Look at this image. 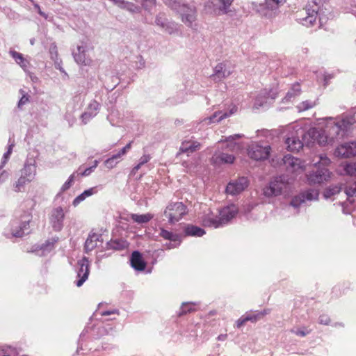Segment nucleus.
I'll return each mask as SVG.
<instances>
[{
	"label": "nucleus",
	"instance_id": "60",
	"mask_svg": "<svg viewBox=\"0 0 356 356\" xmlns=\"http://www.w3.org/2000/svg\"><path fill=\"white\" fill-rule=\"evenodd\" d=\"M257 104H258L259 106H262L263 103L262 102H257L256 103Z\"/></svg>",
	"mask_w": 356,
	"mask_h": 356
},
{
	"label": "nucleus",
	"instance_id": "41",
	"mask_svg": "<svg viewBox=\"0 0 356 356\" xmlns=\"http://www.w3.org/2000/svg\"><path fill=\"white\" fill-rule=\"evenodd\" d=\"M315 106V103L314 102H311L309 100L304 101L301 102L298 106V108L300 111H303L308 110L309 108H313Z\"/></svg>",
	"mask_w": 356,
	"mask_h": 356
},
{
	"label": "nucleus",
	"instance_id": "57",
	"mask_svg": "<svg viewBox=\"0 0 356 356\" xmlns=\"http://www.w3.org/2000/svg\"><path fill=\"white\" fill-rule=\"evenodd\" d=\"M161 17H156V23L158 25H159V26H162V27H164V24H163V22H161Z\"/></svg>",
	"mask_w": 356,
	"mask_h": 356
},
{
	"label": "nucleus",
	"instance_id": "33",
	"mask_svg": "<svg viewBox=\"0 0 356 356\" xmlns=\"http://www.w3.org/2000/svg\"><path fill=\"white\" fill-rule=\"evenodd\" d=\"M131 218L134 222L141 224L148 222L152 219L153 216L150 213L132 214Z\"/></svg>",
	"mask_w": 356,
	"mask_h": 356
},
{
	"label": "nucleus",
	"instance_id": "10",
	"mask_svg": "<svg viewBox=\"0 0 356 356\" xmlns=\"http://www.w3.org/2000/svg\"><path fill=\"white\" fill-rule=\"evenodd\" d=\"M79 269L77 277L79 280L76 282V286L80 287L87 280L90 273V261L86 257H83L77 263Z\"/></svg>",
	"mask_w": 356,
	"mask_h": 356
},
{
	"label": "nucleus",
	"instance_id": "17",
	"mask_svg": "<svg viewBox=\"0 0 356 356\" xmlns=\"http://www.w3.org/2000/svg\"><path fill=\"white\" fill-rule=\"evenodd\" d=\"M131 266L136 270L143 271L146 268V262L143 259L142 254L138 251H134L131 254L130 259Z\"/></svg>",
	"mask_w": 356,
	"mask_h": 356
},
{
	"label": "nucleus",
	"instance_id": "28",
	"mask_svg": "<svg viewBox=\"0 0 356 356\" xmlns=\"http://www.w3.org/2000/svg\"><path fill=\"white\" fill-rule=\"evenodd\" d=\"M197 310L196 305L193 302H184L177 314L178 316H181L187 314L195 312Z\"/></svg>",
	"mask_w": 356,
	"mask_h": 356
},
{
	"label": "nucleus",
	"instance_id": "62",
	"mask_svg": "<svg viewBox=\"0 0 356 356\" xmlns=\"http://www.w3.org/2000/svg\"><path fill=\"white\" fill-rule=\"evenodd\" d=\"M87 115H88V113H85L83 114V116Z\"/></svg>",
	"mask_w": 356,
	"mask_h": 356
},
{
	"label": "nucleus",
	"instance_id": "6",
	"mask_svg": "<svg viewBox=\"0 0 356 356\" xmlns=\"http://www.w3.org/2000/svg\"><path fill=\"white\" fill-rule=\"evenodd\" d=\"M283 162L289 172L300 174L305 170V163L300 159L296 158L290 154L284 156Z\"/></svg>",
	"mask_w": 356,
	"mask_h": 356
},
{
	"label": "nucleus",
	"instance_id": "24",
	"mask_svg": "<svg viewBox=\"0 0 356 356\" xmlns=\"http://www.w3.org/2000/svg\"><path fill=\"white\" fill-rule=\"evenodd\" d=\"M288 150L291 152H298L303 147L302 142L297 137L292 136L286 140Z\"/></svg>",
	"mask_w": 356,
	"mask_h": 356
},
{
	"label": "nucleus",
	"instance_id": "15",
	"mask_svg": "<svg viewBox=\"0 0 356 356\" xmlns=\"http://www.w3.org/2000/svg\"><path fill=\"white\" fill-rule=\"evenodd\" d=\"M308 134L314 138V141H316L321 145H325L332 144L330 141L328 135L324 129L318 130L317 129H311L308 131Z\"/></svg>",
	"mask_w": 356,
	"mask_h": 356
},
{
	"label": "nucleus",
	"instance_id": "22",
	"mask_svg": "<svg viewBox=\"0 0 356 356\" xmlns=\"http://www.w3.org/2000/svg\"><path fill=\"white\" fill-rule=\"evenodd\" d=\"M220 6L218 7H214L213 10V13L214 15H222L227 14L229 10V7L231 6L234 0H217Z\"/></svg>",
	"mask_w": 356,
	"mask_h": 356
},
{
	"label": "nucleus",
	"instance_id": "59",
	"mask_svg": "<svg viewBox=\"0 0 356 356\" xmlns=\"http://www.w3.org/2000/svg\"><path fill=\"white\" fill-rule=\"evenodd\" d=\"M4 181L3 175H0V184Z\"/></svg>",
	"mask_w": 356,
	"mask_h": 356
},
{
	"label": "nucleus",
	"instance_id": "30",
	"mask_svg": "<svg viewBox=\"0 0 356 356\" xmlns=\"http://www.w3.org/2000/svg\"><path fill=\"white\" fill-rule=\"evenodd\" d=\"M10 54L15 59V62L19 64L23 69H26L27 67L29 62L24 58L21 53L12 51H10Z\"/></svg>",
	"mask_w": 356,
	"mask_h": 356
},
{
	"label": "nucleus",
	"instance_id": "1",
	"mask_svg": "<svg viewBox=\"0 0 356 356\" xmlns=\"http://www.w3.org/2000/svg\"><path fill=\"white\" fill-rule=\"evenodd\" d=\"M330 163V159L327 156L320 155L319 160L314 165L316 170L307 175L308 184L321 185L330 181L332 172L326 168Z\"/></svg>",
	"mask_w": 356,
	"mask_h": 356
},
{
	"label": "nucleus",
	"instance_id": "36",
	"mask_svg": "<svg viewBox=\"0 0 356 356\" xmlns=\"http://www.w3.org/2000/svg\"><path fill=\"white\" fill-rule=\"evenodd\" d=\"M286 0H266L267 9L274 10L286 3Z\"/></svg>",
	"mask_w": 356,
	"mask_h": 356
},
{
	"label": "nucleus",
	"instance_id": "51",
	"mask_svg": "<svg viewBox=\"0 0 356 356\" xmlns=\"http://www.w3.org/2000/svg\"><path fill=\"white\" fill-rule=\"evenodd\" d=\"M330 322V319L327 315H321L319 318V323L323 325H328Z\"/></svg>",
	"mask_w": 356,
	"mask_h": 356
},
{
	"label": "nucleus",
	"instance_id": "43",
	"mask_svg": "<svg viewBox=\"0 0 356 356\" xmlns=\"http://www.w3.org/2000/svg\"><path fill=\"white\" fill-rule=\"evenodd\" d=\"M74 174H72L71 175L68 179L63 184V185L61 187V191L63 192L68 190L72 185V184L74 183Z\"/></svg>",
	"mask_w": 356,
	"mask_h": 356
},
{
	"label": "nucleus",
	"instance_id": "46",
	"mask_svg": "<svg viewBox=\"0 0 356 356\" xmlns=\"http://www.w3.org/2000/svg\"><path fill=\"white\" fill-rule=\"evenodd\" d=\"M20 92L22 94V97L19 101L18 106L20 108L24 104H26L29 101V97L27 94L24 93V91L21 90Z\"/></svg>",
	"mask_w": 356,
	"mask_h": 356
},
{
	"label": "nucleus",
	"instance_id": "37",
	"mask_svg": "<svg viewBox=\"0 0 356 356\" xmlns=\"http://www.w3.org/2000/svg\"><path fill=\"white\" fill-rule=\"evenodd\" d=\"M159 235L166 240H170L172 241H178L179 236L177 234H174L172 232L165 230L164 229H161V232Z\"/></svg>",
	"mask_w": 356,
	"mask_h": 356
},
{
	"label": "nucleus",
	"instance_id": "35",
	"mask_svg": "<svg viewBox=\"0 0 356 356\" xmlns=\"http://www.w3.org/2000/svg\"><path fill=\"white\" fill-rule=\"evenodd\" d=\"M224 67L225 65L222 63L218 64L214 69V76H217L219 79H224L229 76L231 72L225 70Z\"/></svg>",
	"mask_w": 356,
	"mask_h": 356
},
{
	"label": "nucleus",
	"instance_id": "44",
	"mask_svg": "<svg viewBox=\"0 0 356 356\" xmlns=\"http://www.w3.org/2000/svg\"><path fill=\"white\" fill-rule=\"evenodd\" d=\"M136 2H140L143 4L145 8L147 9L155 6L156 0H135Z\"/></svg>",
	"mask_w": 356,
	"mask_h": 356
},
{
	"label": "nucleus",
	"instance_id": "14",
	"mask_svg": "<svg viewBox=\"0 0 356 356\" xmlns=\"http://www.w3.org/2000/svg\"><path fill=\"white\" fill-rule=\"evenodd\" d=\"M334 154L338 157L349 158L356 155V143L350 142L341 144L335 149Z\"/></svg>",
	"mask_w": 356,
	"mask_h": 356
},
{
	"label": "nucleus",
	"instance_id": "45",
	"mask_svg": "<svg viewBox=\"0 0 356 356\" xmlns=\"http://www.w3.org/2000/svg\"><path fill=\"white\" fill-rule=\"evenodd\" d=\"M291 332H293L297 336L305 337L307 334L310 333L311 330H308L306 327H304L302 329H298L296 330H291Z\"/></svg>",
	"mask_w": 356,
	"mask_h": 356
},
{
	"label": "nucleus",
	"instance_id": "54",
	"mask_svg": "<svg viewBox=\"0 0 356 356\" xmlns=\"http://www.w3.org/2000/svg\"><path fill=\"white\" fill-rule=\"evenodd\" d=\"M13 146L14 145L13 144H10L9 146H8V151L4 154L3 155V157L7 159L10 155L12 153V151H13Z\"/></svg>",
	"mask_w": 356,
	"mask_h": 356
},
{
	"label": "nucleus",
	"instance_id": "40",
	"mask_svg": "<svg viewBox=\"0 0 356 356\" xmlns=\"http://www.w3.org/2000/svg\"><path fill=\"white\" fill-rule=\"evenodd\" d=\"M264 315L265 314L263 312H258L257 314H248L245 316L247 317L248 321L256 323L257 321L263 318Z\"/></svg>",
	"mask_w": 356,
	"mask_h": 356
},
{
	"label": "nucleus",
	"instance_id": "11",
	"mask_svg": "<svg viewBox=\"0 0 356 356\" xmlns=\"http://www.w3.org/2000/svg\"><path fill=\"white\" fill-rule=\"evenodd\" d=\"M342 125H343V122L330 123L327 124L324 129L326 134L328 135L330 141H331L332 143L334 141L335 139H337L340 136H343L345 134V130L342 128Z\"/></svg>",
	"mask_w": 356,
	"mask_h": 356
},
{
	"label": "nucleus",
	"instance_id": "26",
	"mask_svg": "<svg viewBox=\"0 0 356 356\" xmlns=\"http://www.w3.org/2000/svg\"><path fill=\"white\" fill-rule=\"evenodd\" d=\"M99 237L100 236L95 233L89 235L85 243V250L86 252L93 250L97 247Z\"/></svg>",
	"mask_w": 356,
	"mask_h": 356
},
{
	"label": "nucleus",
	"instance_id": "61",
	"mask_svg": "<svg viewBox=\"0 0 356 356\" xmlns=\"http://www.w3.org/2000/svg\"><path fill=\"white\" fill-rule=\"evenodd\" d=\"M111 314L110 312H104V313L103 314V315H108V314Z\"/></svg>",
	"mask_w": 356,
	"mask_h": 356
},
{
	"label": "nucleus",
	"instance_id": "21",
	"mask_svg": "<svg viewBox=\"0 0 356 356\" xmlns=\"http://www.w3.org/2000/svg\"><path fill=\"white\" fill-rule=\"evenodd\" d=\"M133 141L129 142L125 147H124L118 154L113 155L112 157L105 161V165L108 168H112L115 166L114 160L120 158L126 154L131 148Z\"/></svg>",
	"mask_w": 356,
	"mask_h": 356
},
{
	"label": "nucleus",
	"instance_id": "13",
	"mask_svg": "<svg viewBox=\"0 0 356 356\" xmlns=\"http://www.w3.org/2000/svg\"><path fill=\"white\" fill-rule=\"evenodd\" d=\"M24 220H22L18 227L13 229L11 234L14 237H23L25 234L30 232V222L32 220V214L27 213L24 216Z\"/></svg>",
	"mask_w": 356,
	"mask_h": 356
},
{
	"label": "nucleus",
	"instance_id": "3",
	"mask_svg": "<svg viewBox=\"0 0 356 356\" xmlns=\"http://www.w3.org/2000/svg\"><path fill=\"white\" fill-rule=\"evenodd\" d=\"M318 6L314 1L307 3L306 7L297 13L298 19L305 26H313L317 19Z\"/></svg>",
	"mask_w": 356,
	"mask_h": 356
},
{
	"label": "nucleus",
	"instance_id": "29",
	"mask_svg": "<svg viewBox=\"0 0 356 356\" xmlns=\"http://www.w3.org/2000/svg\"><path fill=\"white\" fill-rule=\"evenodd\" d=\"M214 160L216 162H220L223 163H233L235 158L232 154H228L225 153H220L219 154H215Z\"/></svg>",
	"mask_w": 356,
	"mask_h": 356
},
{
	"label": "nucleus",
	"instance_id": "55",
	"mask_svg": "<svg viewBox=\"0 0 356 356\" xmlns=\"http://www.w3.org/2000/svg\"><path fill=\"white\" fill-rule=\"evenodd\" d=\"M88 108L97 111L99 108V104L96 101H93L90 104Z\"/></svg>",
	"mask_w": 356,
	"mask_h": 356
},
{
	"label": "nucleus",
	"instance_id": "4",
	"mask_svg": "<svg viewBox=\"0 0 356 356\" xmlns=\"http://www.w3.org/2000/svg\"><path fill=\"white\" fill-rule=\"evenodd\" d=\"M35 176V168L31 165H25L21 170V176L15 184V191H22L25 186L31 182Z\"/></svg>",
	"mask_w": 356,
	"mask_h": 356
},
{
	"label": "nucleus",
	"instance_id": "49",
	"mask_svg": "<svg viewBox=\"0 0 356 356\" xmlns=\"http://www.w3.org/2000/svg\"><path fill=\"white\" fill-rule=\"evenodd\" d=\"M248 321L247 317L245 315L242 316L241 318H239L236 323V325L237 328L241 327L243 325H244Z\"/></svg>",
	"mask_w": 356,
	"mask_h": 356
},
{
	"label": "nucleus",
	"instance_id": "16",
	"mask_svg": "<svg viewBox=\"0 0 356 356\" xmlns=\"http://www.w3.org/2000/svg\"><path fill=\"white\" fill-rule=\"evenodd\" d=\"M238 208L234 204H231L222 209L220 211V219L222 224H225L232 219L237 213Z\"/></svg>",
	"mask_w": 356,
	"mask_h": 356
},
{
	"label": "nucleus",
	"instance_id": "56",
	"mask_svg": "<svg viewBox=\"0 0 356 356\" xmlns=\"http://www.w3.org/2000/svg\"><path fill=\"white\" fill-rule=\"evenodd\" d=\"M93 193H94V189L93 188H90L88 190H86L83 193V195L86 196V197L92 195Z\"/></svg>",
	"mask_w": 356,
	"mask_h": 356
},
{
	"label": "nucleus",
	"instance_id": "20",
	"mask_svg": "<svg viewBox=\"0 0 356 356\" xmlns=\"http://www.w3.org/2000/svg\"><path fill=\"white\" fill-rule=\"evenodd\" d=\"M236 111V108H234L231 110L229 113H225L223 114H221V112L218 111L215 112L209 118H204L202 122H205L207 124H210L211 123L214 122H218L221 121L222 120L229 117L230 115L234 113Z\"/></svg>",
	"mask_w": 356,
	"mask_h": 356
},
{
	"label": "nucleus",
	"instance_id": "50",
	"mask_svg": "<svg viewBox=\"0 0 356 356\" xmlns=\"http://www.w3.org/2000/svg\"><path fill=\"white\" fill-rule=\"evenodd\" d=\"M86 196L83 195V193L77 196L73 201V205L77 206L80 202L86 199Z\"/></svg>",
	"mask_w": 356,
	"mask_h": 356
},
{
	"label": "nucleus",
	"instance_id": "18",
	"mask_svg": "<svg viewBox=\"0 0 356 356\" xmlns=\"http://www.w3.org/2000/svg\"><path fill=\"white\" fill-rule=\"evenodd\" d=\"M201 147V144L197 141H184L179 150V154L182 153H193L199 150Z\"/></svg>",
	"mask_w": 356,
	"mask_h": 356
},
{
	"label": "nucleus",
	"instance_id": "23",
	"mask_svg": "<svg viewBox=\"0 0 356 356\" xmlns=\"http://www.w3.org/2000/svg\"><path fill=\"white\" fill-rule=\"evenodd\" d=\"M78 52L74 54V59L79 64L83 65H91L92 60L91 58L86 57V51L81 46L77 47Z\"/></svg>",
	"mask_w": 356,
	"mask_h": 356
},
{
	"label": "nucleus",
	"instance_id": "48",
	"mask_svg": "<svg viewBox=\"0 0 356 356\" xmlns=\"http://www.w3.org/2000/svg\"><path fill=\"white\" fill-rule=\"evenodd\" d=\"M98 165V161H94V165L90 168H86L81 174L82 176H88L89 175L92 171L97 168Z\"/></svg>",
	"mask_w": 356,
	"mask_h": 356
},
{
	"label": "nucleus",
	"instance_id": "12",
	"mask_svg": "<svg viewBox=\"0 0 356 356\" xmlns=\"http://www.w3.org/2000/svg\"><path fill=\"white\" fill-rule=\"evenodd\" d=\"M64 218L65 213L61 207L55 208L51 211L49 221L55 231L59 232L62 229Z\"/></svg>",
	"mask_w": 356,
	"mask_h": 356
},
{
	"label": "nucleus",
	"instance_id": "5",
	"mask_svg": "<svg viewBox=\"0 0 356 356\" xmlns=\"http://www.w3.org/2000/svg\"><path fill=\"white\" fill-rule=\"evenodd\" d=\"M287 185V181L283 177H275L264 188V195L266 197L280 195L286 188Z\"/></svg>",
	"mask_w": 356,
	"mask_h": 356
},
{
	"label": "nucleus",
	"instance_id": "39",
	"mask_svg": "<svg viewBox=\"0 0 356 356\" xmlns=\"http://www.w3.org/2000/svg\"><path fill=\"white\" fill-rule=\"evenodd\" d=\"M305 202V197L302 193H300L292 198L290 204L295 208H298Z\"/></svg>",
	"mask_w": 356,
	"mask_h": 356
},
{
	"label": "nucleus",
	"instance_id": "38",
	"mask_svg": "<svg viewBox=\"0 0 356 356\" xmlns=\"http://www.w3.org/2000/svg\"><path fill=\"white\" fill-rule=\"evenodd\" d=\"M305 197V200H315L318 199V192L316 190H309L305 192L301 193Z\"/></svg>",
	"mask_w": 356,
	"mask_h": 356
},
{
	"label": "nucleus",
	"instance_id": "7",
	"mask_svg": "<svg viewBox=\"0 0 356 356\" xmlns=\"http://www.w3.org/2000/svg\"><path fill=\"white\" fill-rule=\"evenodd\" d=\"M249 156L256 161L267 159L270 155V147L269 145L262 146L259 144H252L248 149Z\"/></svg>",
	"mask_w": 356,
	"mask_h": 356
},
{
	"label": "nucleus",
	"instance_id": "31",
	"mask_svg": "<svg viewBox=\"0 0 356 356\" xmlns=\"http://www.w3.org/2000/svg\"><path fill=\"white\" fill-rule=\"evenodd\" d=\"M202 222L204 226L213 227L215 228H217L222 225L219 217L207 216L203 220Z\"/></svg>",
	"mask_w": 356,
	"mask_h": 356
},
{
	"label": "nucleus",
	"instance_id": "34",
	"mask_svg": "<svg viewBox=\"0 0 356 356\" xmlns=\"http://www.w3.org/2000/svg\"><path fill=\"white\" fill-rule=\"evenodd\" d=\"M341 167L346 175L356 176V162H346Z\"/></svg>",
	"mask_w": 356,
	"mask_h": 356
},
{
	"label": "nucleus",
	"instance_id": "52",
	"mask_svg": "<svg viewBox=\"0 0 356 356\" xmlns=\"http://www.w3.org/2000/svg\"><path fill=\"white\" fill-rule=\"evenodd\" d=\"M150 156L148 154L143 155L140 157L139 160L140 165H144L145 163H147L150 160Z\"/></svg>",
	"mask_w": 356,
	"mask_h": 356
},
{
	"label": "nucleus",
	"instance_id": "8",
	"mask_svg": "<svg viewBox=\"0 0 356 356\" xmlns=\"http://www.w3.org/2000/svg\"><path fill=\"white\" fill-rule=\"evenodd\" d=\"M180 14L182 22L188 26L193 27L196 20V10L194 7H188L185 4L179 5L176 9Z\"/></svg>",
	"mask_w": 356,
	"mask_h": 356
},
{
	"label": "nucleus",
	"instance_id": "47",
	"mask_svg": "<svg viewBox=\"0 0 356 356\" xmlns=\"http://www.w3.org/2000/svg\"><path fill=\"white\" fill-rule=\"evenodd\" d=\"M163 2L174 10H176L179 5H180L176 0H163Z\"/></svg>",
	"mask_w": 356,
	"mask_h": 356
},
{
	"label": "nucleus",
	"instance_id": "63",
	"mask_svg": "<svg viewBox=\"0 0 356 356\" xmlns=\"http://www.w3.org/2000/svg\"><path fill=\"white\" fill-rule=\"evenodd\" d=\"M4 356H9V355H4Z\"/></svg>",
	"mask_w": 356,
	"mask_h": 356
},
{
	"label": "nucleus",
	"instance_id": "32",
	"mask_svg": "<svg viewBox=\"0 0 356 356\" xmlns=\"http://www.w3.org/2000/svg\"><path fill=\"white\" fill-rule=\"evenodd\" d=\"M341 190V186L340 184L332 185L325 188L323 193V195L325 198H330L332 196L339 193Z\"/></svg>",
	"mask_w": 356,
	"mask_h": 356
},
{
	"label": "nucleus",
	"instance_id": "2",
	"mask_svg": "<svg viewBox=\"0 0 356 356\" xmlns=\"http://www.w3.org/2000/svg\"><path fill=\"white\" fill-rule=\"evenodd\" d=\"M187 213V207L181 202L169 203L163 213L170 224H175L179 222Z\"/></svg>",
	"mask_w": 356,
	"mask_h": 356
},
{
	"label": "nucleus",
	"instance_id": "42",
	"mask_svg": "<svg viewBox=\"0 0 356 356\" xmlns=\"http://www.w3.org/2000/svg\"><path fill=\"white\" fill-rule=\"evenodd\" d=\"M345 193L349 197L356 196V181L346 187Z\"/></svg>",
	"mask_w": 356,
	"mask_h": 356
},
{
	"label": "nucleus",
	"instance_id": "58",
	"mask_svg": "<svg viewBox=\"0 0 356 356\" xmlns=\"http://www.w3.org/2000/svg\"><path fill=\"white\" fill-rule=\"evenodd\" d=\"M142 166V165H140V163H138L137 165H136L134 168V171H138L140 167Z\"/></svg>",
	"mask_w": 356,
	"mask_h": 356
},
{
	"label": "nucleus",
	"instance_id": "9",
	"mask_svg": "<svg viewBox=\"0 0 356 356\" xmlns=\"http://www.w3.org/2000/svg\"><path fill=\"white\" fill-rule=\"evenodd\" d=\"M248 180L246 177H242L237 179L231 181L227 185L225 192L228 195H236L241 193L248 186Z\"/></svg>",
	"mask_w": 356,
	"mask_h": 356
},
{
	"label": "nucleus",
	"instance_id": "53",
	"mask_svg": "<svg viewBox=\"0 0 356 356\" xmlns=\"http://www.w3.org/2000/svg\"><path fill=\"white\" fill-rule=\"evenodd\" d=\"M33 6H34V8L37 10V11H38V14H39L40 15H41V16H42V17H45V18H47V15H46L44 12H42V11L41 10V8H40V6H39L38 3H34V4H33Z\"/></svg>",
	"mask_w": 356,
	"mask_h": 356
},
{
	"label": "nucleus",
	"instance_id": "27",
	"mask_svg": "<svg viewBox=\"0 0 356 356\" xmlns=\"http://www.w3.org/2000/svg\"><path fill=\"white\" fill-rule=\"evenodd\" d=\"M184 232L187 236H202L205 234V231L197 226L188 225L186 227Z\"/></svg>",
	"mask_w": 356,
	"mask_h": 356
},
{
	"label": "nucleus",
	"instance_id": "19",
	"mask_svg": "<svg viewBox=\"0 0 356 356\" xmlns=\"http://www.w3.org/2000/svg\"><path fill=\"white\" fill-rule=\"evenodd\" d=\"M129 247V243L122 238L111 239L106 243V248L108 250H123Z\"/></svg>",
	"mask_w": 356,
	"mask_h": 356
},
{
	"label": "nucleus",
	"instance_id": "25",
	"mask_svg": "<svg viewBox=\"0 0 356 356\" xmlns=\"http://www.w3.org/2000/svg\"><path fill=\"white\" fill-rule=\"evenodd\" d=\"M241 137V135L235 134L234 136H230L228 138H227L225 140V142L227 143L226 147L233 152L241 149L243 148L242 144L235 142L236 139L240 138Z\"/></svg>",
	"mask_w": 356,
	"mask_h": 356
}]
</instances>
